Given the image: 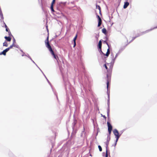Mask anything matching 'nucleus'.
Masks as SVG:
<instances>
[{
  "label": "nucleus",
  "mask_w": 157,
  "mask_h": 157,
  "mask_svg": "<svg viewBox=\"0 0 157 157\" xmlns=\"http://www.w3.org/2000/svg\"><path fill=\"white\" fill-rule=\"evenodd\" d=\"M104 66L107 70L108 73L107 74L106 80L107 81V87L108 89L109 83L110 82L111 74L112 72L113 66L111 64L109 63L104 64Z\"/></svg>",
  "instance_id": "f257e3e1"
},
{
  "label": "nucleus",
  "mask_w": 157,
  "mask_h": 157,
  "mask_svg": "<svg viewBox=\"0 0 157 157\" xmlns=\"http://www.w3.org/2000/svg\"><path fill=\"white\" fill-rule=\"evenodd\" d=\"M48 38L49 37L48 36L47 39L45 41L46 46L48 49L49 51L50 52L52 55L53 56V57L56 59L57 62H58V60L59 59V58L55 54L54 52L52 50V48L49 43L48 41Z\"/></svg>",
  "instance_id": "f03ea898"
},
{
  "label": "nucleus",
  "mask_w": 157,
  "mask_h": 157,
  "mask_svg": "<svg viewBox=\"0 0 157 157\" xmlns=\"http://www.w3.org/2000/svg\"><path fill=\"white\" fill-rule=\"evenodd\" d=\"M113 132L116 136V138L115 144V145L116 146L117 144V143L120 137V136L119 134V132L116 129H114L113 131Z\"/></svg>",
  "instance_id": "7ed1b4c3"
},
{
  "label": "nucleus",
  "mask_w": 157,
  "mask_h": 157,
  "mask_svg": "<svg viewBox=\"0 0 157 157\" xmlns=\"http://www.w3.org/2000/svg\"><path fill=\"white\" fill-rule=\"evenodd\" d=\"M106 44H107V45L108 47V48L107 49V52L106 53V54H105L104 53H103L102 52V53L104 55V56H106L107 57H108L110 53V46L109 45V44L107 42H106Z\"/></svg>",
  "instance_id": "20e7f679"
},
{
  "label": "nucleus",
  "mask_w": 157,
  "mask_h": 157,
  "mask_svg": "<svg viewBox=\"0 0 157 157\" xmlns=\"http://www.w3.org/2000/svg\"><path fill=\"white\" fill-rule=\"evenodd\" d=\"M107 124L108 127V131L109 134L110 135L111 134L112 130V126L109 122H107Z\"/></svg>",
  "instance_id": "39448f33"
},
{
  "label": "nucleus",
  "mask_w": 157,
  "mask_h": 157,
  "mask_svg": "<svg viewBox=\"0 0 157 157\" xmlns=\"http://www.w3.org/2000/svg\"><path fill=\"white\" fill-rule=\"evenodd\" d=\"M110 138L109 137V139H107V141L106 143V154H105V157H108V145L109 144V142L110 140Z\"/></svg>",
  "instance_id": "423d86ee"
},
{
  "label": "nucleus",
  "mask_w": 157,
  "mask_h": 157,
  "mask_svg": "<svg viewBox=\"0 0 157 157\" xmlns=\"http://www.w3.org/2000/svg\"><path fill=\"white\" fill-rule=\"evenodd\" d=\"M97 17L98 19V27H99L101 24L102 21L101 18L99 15H97Z\"/></svg>",
  "instance_id": "0eeeda50"
},
{
  "label": "nucleus",
  "mask_w": 157,
  "mask_h": 157,
  "mask_svg": "<svg viewBox=\"0 0 157 157\" xmlns=\"http://www.w3.org/2000/svg\"><path fill=\"white\" fill-rule=\"evenodd\" d=\"M101 46H102V43L101 42V40H100L98 43V48L100 49V51L102 52V51H101Z\"/></svg>",
  "instance_id": "6e6552de"
},
{
  "label": "nucleus",
  "mask_w": 157,
  "mask_h": 157,
  "mask_svg": "<svg viewBox=\"0 0 157 157\" xmlns=\"http://www.w3.org/2000/svg\"><path fill=\"white\" fill-rule=\"evenodd\" d=\"M55 2V0H53L52 1L50 6V9L51 10H54L53 9V4Z\"/></svg>",
  "instance_id": "1a4fd4ad"
},
{
  "label": "nucleus",
  "mask_w": 157,
  "mask_h": 157,
  "mask_svg": "<svg viewBox=\"0 0 157 157\" xmlns=\"http://www.w3.org/2000/svg\"><path fill=\"white\" fill-rule=\"evenodd\" d=\"M9 50V48H7L4 50L3 51V52L1 53V54H2L4 55H6V53Z\"/></svg>",
  "instance_id": "9d476101"
},
{
  "label": "nucleus",
  "mask_w": 157,
  "mask_h": 157,
  "mask_svg": "<svg viewBox=\"0 0 157 157\" xmlns=\"http://www.w3.org/2000/svg\"><path fill=\"white\" fill-rule=\"evenodd\" d=\"M102 32L105 35H107V33L106 29L105 28H104L102 29Z\"/></svg>",
  "instance_id": "9b49d317"
},
{
  "label": "nucleus",
  "mask_w": 157,
  "mask_h": 157,
  "mask_svg": "<svg viewBox=\"0 0 157 157\" xmlns=\"http://www.w3.org/2000/svg\"><path fill=\"white\" fill-rule=\"evenodd\" d=\"M129 3L128 2H126L124 3V9H125L126 8L127 6L129 5Z\"/></svg>",
  "instance_id": "f8f14e48"
},
{
  "label": "nucleus",
  "mask_w": 157,
  "mask_h": 157,
  "mask_svg": "<svg viewBox=\"0 0 157 157\" xmlns=\"http://www.w3.org/2000/svg\"><path fill=\"white\" fill-rule=\"evenodd\" d=\"M13 47L17 48V47L16 46V45L15 44H12V45H11L9 47L7 48H9V50L10 49L12 48Z\"/></svg>",
  "instance_id": "ddd939ff"
},
{
  "label": "nucleus",
  "mask_w": 157,
  "mask_h": 157,
  "mask_svg": "<svg viewBox=\"0 0 157 157\" xmlns=\"http://www.w3.org/2000/svg\"><path fill=\"white\" fill-rule=\"evenodd\" d=\"M5 38L8 41H10L11 40V38L9 36H5Z\"/></svg>",
  "instance_id": "4468645a"
},
{
  "label": "nucleus",
  "mask_w": 157,
  "mask_h": 157,
  "mask_svg": "<svg viewBox=\"0 0 157 157\" xmlns=\"http://www.w3.org/2000/svg\"><path fill=\"white\" fill-rule=\"evenodd\" d=\"M111 56H112V60H113V62L114 61L115 59H116V57H117V55H116V56L115 57V58L114 57V56H113V53H111Z\"/></svg>",
  "instance_id": "2eb2a0df"
},
{
  "label": "nucleus",
  "mask_w": 157,
  "mask_h": 157,
  "mask_svg": "<svg viewBox=\"0 0 157 157\" xmlns=\"http://www.w3.org/2000/svg\"><path fill=\"white\" fill-rule=\"evenodd\" d=\"M77 34H76L75 37L74 38L73 41H74V42H76V40L77 38Z\"/></svg>",
  "instance_id": "dca6fc26"
},
{
  "label": "nucleus",
  "mask_w": 157,
  "mask_h": 157,
  "mask_svg": "<svg viewBox=\"0 0 157 157\" xmlns=\"http://www.w3.org/2000/svg\"><path fill=\"white\" fill-rule=\"evenodd\" d=\"M3 46H6V47H7L8 46V44H7V42H5L3 43Z\"/></svg>",
  "instance_id": "f3484780"
},
{
  "label": "nucleus",
  "mask_w": 157,
  "mask_h": 157,
  "mask_svg": "<svg viewBox=\"0 0 157 157\" xmlns=\"http://www.w3.org/2000/svg\"><path fill=\"white\" fill-rule=\"evenodd\" d=\"M65 4V3L64 2H60L59 3V5L60 6H64Z\"/></svg>",
  "instance_id": "a211bd4d"
},
{
  "label": "nucleus",
  "mask_w": 157,
  "mask_h": 157,
  "mask_svg": "<svg viewBox=\"0 0 157 157\" xmlns=\"http://www.w3.org/2000/svg\"><path fill=\"white\" fill-rule=\"evenodd\" d=\"M98 147L100 151H102V149L100 145L98 146Z\"/></svg>",
  "instance_id": "6ab92c4d"
},
{
  "label": "nucleus",
  "mask_w": 157,
  "mask_h": 157,
  "mask_svg": "<svg viewBox=\"0 0 157 157\" xmlns=\"http://www.w3.org/2000/svg\"><path fill=\"white\" fill-rule=\"evenodd\" d=\"M96 8H97V9H98L99 10H101V7H100V6H99L97 5L96 6Z\"/></svg>",
  "instance_id": "aec40b11"
},
{
  "label": "nucleus",
  "mask_w": 157,
  "mask_h": 157,
  "mask_svg": "<svg viewBox=\"0 0 157 157\" xmlns=\"http://www.w3.org/2000/svg\"><path fill=\"white\" fill-rule=\"evenodd\" d=\"M15 43H16L15 40L14 38H13V44H15Z\"/></svg>",
  "instance_id": "412c9836"
},
{
  "label": "nucleus",
  "mask_w": 157,
  "mask_h": 157,
  "mask_svg": "<svg viewBox=\"0 0 157 157\" xmlns=\"http://www.w3.org/2000/svg\"><path fill=\"white\" fill-rule=\"evenodd\" d=\"M109 109H108L107 110V112L108 116L109 114Z\"/></svg>",
  "instance_id": "4be33fe9"
},
{
  "label": "nucleus",
  "mask_w": 157,
  "mask_h": 157,
  "mask_svg": "<svg viewBox=\"0 0 157 157\" xmlns=\"http://www.w3.org/2000/svg\"><path fill=\"white\" fill-rule=\"evenodd\" d=\"M74 46L73 47H75L76 45V42H74Z\"/></svg>",
  "instance_id": "5701e85b"
},
{
  "label": "nucleus",
  "mask_w": 157,
  "mask_h": 157,
  "mask_svg": "<svg viewBox=\"0 0 157 157\" xmlns=\"http://www.w3.org/2000/svg\"><path fill=\"white\" fill-rule=\"evenodd\" d=\"M6 31L9 32V29L8 28L6 29Z\"/></svg>",
  "instance_id": "b1692460"
},
{
  "label": "nucleus",
  "mask_w": 157,
  "mask_h": 157,
  "mask_svg": "<svg viewBox=\"0 0 157 157\" xmlns=\"http://www.w3.org/2000/svg\"><path fill=\"white\" fill-rule=\"evenodd\" d=\"M102 116L105 119H106V117L105 115H102Z\"/></svg>",
  "instance_id": "393cba45"
},
{
  "label": "nucleus",
  "mask_w": 157,
  "mask_h": 157,
  "mask_svg": "<svg viewBox=\"0 0 157 157\" xmlns=\"http://www.w3.org/2000/svg\"><path fill=\"white\" fill-rule=\"evenodd\" d=\"M0 14L1 15H2V10H0Z\"/></svg>",
  "instance_id": "a878e982"
},
{
  "label": "nucleus",
  "mask_w": 157,
  "mask_h": 157,
  "mask_svg": "<svg viewBox=\"0 0 157 157\" xmlns=\"http://www.w3.org/2000/svg\"><path fill=\"white\" fill-rule=\"evenodd\" d=\"M4 24H5V28H6H6H8V27H7V26L5 24V23H4Z\"/></svg>",
  "instance_id": "bb28decb"
},
{
  "label": "nucleus",
  "mask_w": 157,
  "mask_h": 157,
  "mask_svg": "<svg viewBox=\"0 0 157 157\" xmlns=\"http://www.w3.org/2000/svg\"><path fill=\"white\" fill-rule=\"evenodd\" d=\"M136 37H133V39H132V40H134L136 38Z\"/></svg>",
  "instance_id": "cd10ccee"
},
{
  "label": "nucleus",
  "mask_w": 157,
  "mask_h": 157,
  "mask_svg": "<svg viewBox=\"0 0 157 157\" xmlns=\"http://www.w3.org/2000/svg\"><path fill=\"white\" fill-rule=\"evenodd\" d=\"M52 11L53 12H55V10H52Z\"/></svg>",
  "instance_id": "c85d7f7f"
},
{
  "label": "nucleus",
  "mask_w": 157,
  "mask_h": 157,
  "mask_svg": "<svg viewBox=\"0 0 157 157\" xmlns=\"http://www.w3.org/2000/svg\"><path fill=\"white\" fill-rule=\"evenodd\" d=\"M104 42L106 43V42H107L106 41H104Z\"/></svg>",
  "instance_id": "c756f323"
},
{
  "label": "nucleus",
  "mask_w": 157,
  "mask_h": 157,
  "mask_svg": "<svg viewBox=\"0 0 157 157\" xmlns=\"http://www.w3.org/2000/svg\"><path fill=\"white\" fill-rule=\"evenodd\" d=\"M157 28V27H155V28H154V29H155V28Z\"/></svg>",
  "instance_id": "7c9ffc66"
},
{
  "label": "nucleus",
  "mask_w": 157,
  "mask_h": 157,
  "mask_svg": "<svg viewBox=\"0 0 157 157\" xmlns=\"http://www.w3.org/2000/svg\"><path fill=\"white\" fill-rule=\"evenodd\" d=\"M99 11H100V12H101V10H100Z\"/></svg>",
  "instance_id": "2f4dec72"
}]
</instances>
